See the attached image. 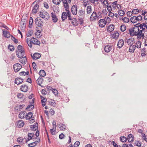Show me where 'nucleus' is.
Returning <instances> with one entry per match:
<instances>
[{
    "label": "nucleus",
    "mask_w": 147,
    "mask_h": 147,
    "mask_svg": "<svg viewBox=\"0 0 147 147\" xmlns=\"http://www.w3.org/2000/svg\"><path fill=\"white\" fill-rule=\"evenodd\" d=\"M136 25L138 26L135 25L133 27L129 29V34L131 36H137L138 39H140L142 38H143L144 37V34L147 29V22L141 24L138 23Z\"/></svg>",
    "instance_id": "nucleus-1"
},
{
    "label": "nucleus",
    "mask_w": 147,
    "mask_h": 147,
    "mask_svg": "<svg viewBox=\"0 0 147 147\" xmlns=\"http://www.w3.org/2000/svg\"><path fill=\"white\" fill-rule=\"evenodd\" d=\"M39 15L40 17L45 20H48L50 17L48 12L42 10L40 11Z\"/></svg>",
    "instance_id": "nucleus-2"
},
{
    "label": "nucleus",
    "mask_w": 147,
    "mask_h": 147,
    "mask_svg": "<svg viewBox=\"0 0 147 147\" xmlns=\"http://www.w3.org/2000/svg\"><path fill=\"white\" fill-rule=\"evenodd\" d=\"M101 14L100 12H98V14L95 11H94L92 13L90 18V20L93 22L95 21L96 20H98L100 18V15H99V13Z\"/></svg>",
    "instance_id": "nucleus-3"
},
{
    "label": "nucleus",
    "mask_w": 147,
    "mask_h": 147,
    "mask_svg": "<svg viewBox=\"0 0 147 147\" xmlns=\"http://www.w3.org/2000/svg\"><path fill=\"white\" fill-rule=\"evenodd\" d=\"M26 23V18L24 19L22 18L20 22V25L19 28L23 32H24L25 31Z\"/></svg>",
    "instance_id": "nucleus-4"
},
{
    "label": "nucleus",
    "mask_w": 147,
    "mask_h": 147,
    "mask_svg": "<svg viewBox=\"0 0 147 147\" xmlns=\"http://www.w3.org/2000/svg\"><path fill=\"white\" fill-rule=\"evenodd\" d=\"M142 17L141 15L137 16H134L131 18L130 20L133 23H135L142 20Z\"/></svg>",
    "instance_id": "nucleus-5"
},
{
    "label": "nucleus",
    "mask_w": 147,
    "mask_h": 147,
    "mask_svg": "<svg viewBox=\"0 0 147 147\" xmlns=\"http://www.w3.org/2000/svg\"><path fill=\"white\" fill-rule=\"evenodd\" d=\"M36 24L38 27H42L43 24V22L42 20L39 17L37 18L35 20Z\"/></svg>",
    "instance_id": "nucleus-6"
},
{
    "label": "nucleus",
    "mask_w": 147,
    "mask_h": 147,
    "mask_svg": "<svg viewBox=\"0 0 147 147\" xmlns=\"http://www.w3.org/2000/svg\"><path fill=\"white\" fill-rule=\"evenodd\" d=\"M65 8V10L66 11V12H63L62 13L61 15V19L63 21H64L65 19H66L67 18L68 14H69V8Z\"/></svg>",
    "instance_id": "nucleus-7"
},
{
    "label": "nucleus",
    "mask_w": 147,
    "mask_h": 147,
    "mask_svg": "<svg viewBox=\"0 0 147 147\" xmlns=\"http://www.w3.org/2000/svg\"><path fill=\"white\" fill-rule=\"evenodd\" d=\"M125 42H126L128 45H132L135 42L134 39L133 38H131L129 39H126L125 40Z\"/></svg>",
    "instance_id": "nucleus-8"
},
{
    "label": "nucleus",
    "mask_w": 147,
    "mask_h": 147,
    "mask_svg": "<svg viewBox=\"0 0 147 147\" xmlns=\"http://www.w3.org/2000/svg\"><path fill=\"white\" fill-rule=\"evenodd\" d=\"M31 42L32 44H33L36 45H40V42L38 40L34 37L31 39Z\"/></svg>",
    "instance_id": "nucleus-9"
},
{
    "label": "nucleus",
    "mask_w": 147,
    "mask_h": 147,
    "mask_svg": "<svg viewBox=\"0 0 147 147\" xmlns=\"http://www.w3.org/2000/svg\"><path fill=\"white\" fill-rule=\"evenodd\" d=\"M22 68V66L20 64L17 63L13 65V69L15 72L18 71Z\"/></svg>",
    "instance_id": "nucleus-10"
},
{
    "label": "nucleus",
    "mask_w": 147,
    "mask_h": 147,
    "mask_svg": "<svg viewBox=\"0 0 147 147\" xmlns=\"http://www.w3.org/2000/svg\"><path fill=\"white\" fill-rule=\"evenodd\" d=\"M71 12L74 15H76L77 13V5H74L72 7Z\"/></svg>",
    "instance_id": "nucleus-11"
},
{
    "label": "nucleus",
    "mask_w": 147,
    "mask_h": 147,
    "mask_svg": "<svg viewBox=\"0 0 147 147\" xmlns=\"http://www.w3.org/2000/svg\"><path fill=\"white\" fill-rule=\"evenodd\" d=\"M99 26L101 28H103L105 27L106 23L105 21L103 19H101L99 21Z\"/></svg>",
    "instance_id": "nucleus-12"
},
{
    "label": "nucleus",
    "mask_w": 147,
    "mask_h": 147,
    "mask_svg": "<svg viewBox=\"0 0 147 147\" xmlns=\"http://www.w3.org/2000/svg\"><path fill=\"white\" fill-rule=\"evenodd\" d=\"M32 113L31 112L28 113L27 114H26L25 118L26 119H29L30 121L33 120L34 119L32 117Z\"/></svg>",
    "instance_id": "nucleus-13"
},
{
    "label": "nucleus",
    "mask_w": 147,
    "mask_h": 147,
    "mask_svg": "<svg viewBox=\"0 0 147 147\" xmlns=\"http://www.w3.org/2000/svg\"><path fill=\"white\" fill-rule=\"evenodd\" d=\"M51 16L53 22H56L58 20V18L55 13L53 12L51 13Z\"/></svg>",
    "instance_id": "nucleus-14"
},
{
    "label": "nucleus",
    "mask_w": 147,
    "mask_h": 147,
    "mask_svg": "<svg viewBox=\"0 0 147 147\" xmlns=\"http://www.w3.org/2000/svg\"><path fill=\"white\" fill-rule=\"evenodd\" d=\"M41 57V55L38 53H35L33 55H31V57L34 59H37Z\"/></svg>",
    "instance_id": "nucleus-15"
},
{
    "label": "nucleus",
    "mask_w": 147,
    "mask_h": 147,
    "mask_svg": "<svg viewBox=\"0 0 147 147\" xmlns=\"http://www.w3.org/2000/svg\"><path fill=\"white\" fill-rule=\"evenodd\" d=\"M112 47L111 45H107L105 46L104 49L105 51L107 53H109L110 51L112 49Z\"/></svg>",
    "instance_id": "nucleus-16"
},
{
    "label": "nucleus",
    "mask_w": 147,
    "mask_h": 147,
    "mask_svg": "<svg viewBox=\"0 0 147 147\" xmlns=\"http://www.w3.org/2000/svg\"><path fill=\"white\" fill-rule=\"evenodd\" d=\"M23 81V79L17 77L15 80V83L17 85H19L21 84Z\"/></svg>",
    "instance_id": "nucleus-17"
},
{
    "label": "nucleus",
    "mask_w": 147,
    "mask_h": 147,
    "mask_svg": "<svg viewBox=\"0 0 147 147\" xmlns=\"http://www.w3.org/2000/svg\"><path fill=\"white\" fill-rule=\"evenodd\" d=\"M24 123L22 120H19L16 122L17 125L19 127H22L24 125Z\"/></svg>",
    "instance_id": "nucleus-18"
},
{
    "label": "nucleus",
    "mask_w": 147,
    "mask_h": 147,
    "mask_svg": "<svg viewBox=\"0 0 147 147\" xmlns=\"http://www.w3.org/2000/svg\"><path fill=\"white\" fill-rule=\"evenodd\" d=\"M26 115V113L25 111H21L19 113L18 117L20 119H22L25 117Z\"/></svg>",
    "instance_id": "nucleus-19"
},
{
    "label": "nucleus",
    "mask_w": 147,
    "mask_h": 147,
    "mask_svg": "<svg viewBox=\"0 0 147 147\" xmlns=\"http://www.w3.org/2000/svg\"><path fill=\"white\" fill-rule=\"evenodd\" d=\"M38 7V5L37 4H36L34 5L32 10L33 14H35L37 12Z\"/></svg>",
    "instance_id": "nucleus-20"
},
{
    "label": "nucleus",
    "mask_w": 147,
    "mask_h": 147,
    "mask_svg": "<svg viewBox=\"0 0 147 147\" xmlns=\"http://www.w3.org/2000/svg\"><path fill=\"white\" fill-rule=\"evenodd\" d=\"M16 54L18 58H22L24 57L25 52L16 51Z\"/></svg>",
    "instance_id": "nucleus-21"
},
{
    "label": "nucleus",
    "mask_w": 147,
    "mask_h": 147,
    "mask_svg": "<svg viewBox=\"0 0 147 147\" xmlns=\"http://www.w3.org/2000/svg\"><path fill=\"white\" fill-rule=\"evenodd\" d=\"M124 45V41L123 39H120L118 42L117 46L119 48H121Z\"/></svg>",
    "instance_id": "nucleus-22"
},
{
    "label": "nucleus",
    "mask_w": 147,
    "mask_h": 147,
    "mask_svg": "<svg viewBox=\"0 0 147 147\" xmlns=\"http://www.w3.org/2000/svg\"><path fill=\"white\" fill-rule=\"evenodd\" d=\"M24 106L25 105H24L17 104L15 107V109L18 111H20L24 107Z\"/></svg>",
    "instance_id": "nucleus-23"
},
{
    "label": "nucleus",
    "mask_w": 147,
    "mask_h": 147,
    "mask_svg": "<svg viewBox=\"0 0 147 147\" xmlns=\"http://www.w3.org/2000/svg\"><path fill=\"white\" fill-rule=\"evenodd\" d=\"M3 32L4 36L6 38H9L11 36L9 32L6 30L5 31V30H3Z\"/></svg>",
    "instance_id": "nucleus-24"
},
{
    "label": "nucleus",
    "mask_w": 147,
    "mask_h": 147,
    "mask_svg": "<svg viewBox=\"0 0 147 147\" xmlns=\"http://www.w3.org/2000/svg\"><path fill=\"white\" fill-rule=\"evenodd\" d=\"M115 26L112 24L110 25L107 28V30L108 32H111L114 30Z\"/></svg>",
    "instance_id": "nucleus-25"
},
{
    "label": "nucleus",
    "mask_w": 147,
    "mask_h": 147,
    "mask_svg": "<svg viewBox=\"0 0 147 147\" xmlns=\"http://www.w3.org/2000/svg\"><path fill=\"white\" fill-rule=\"evenodd\" d=\"M119 34L118 32H115L113 34H112V38L115 39H117L119 37Z\"/></svg>",
    "instance_id": "nucleus-26"
},
{
    "label": "nucleus",
    "mask_w": 147,
    "mask_h": 147,
    "mask_svg": "<svg viewBox=\"0 0 147 147\" xmlns=\"http://www.w3.org/2000/svg\"><path fill=\"white\" fill-rule=\"evenodd\" d=\"M127 139L129 142H131L134 140V136L132 134H129L128 136Z\"/></svg>",
    "instance_id": "nucleus-27"
},
{
    "label": "nucleus",
    "mask_w": 147,
    "mask_h": 147,
    "mask_svg": "<svg viewBox=\"0 0 147 147\" xmlns=\"http://www.w3.org/2000/svg\"><path fill=\"white\" fill-rule=\"evenodd\" d=\"M21 90L22 91L24 92H26L28 90V86L26 85L21 86Z\"/></svg>",
    "instance_id": "nucleus-28"
},
{
    "label": "nucleus",
    "mask_w": 147,
    "mask_h": 147,
    "mask_svg": "<svg viewBox=\"0 0 147 147\" xmlns=\"http://www.w3.org/2000/svg\"><path fill=\"white\" fill-rule=\"evenodd\" d=\"M30 127L31 129H33L34 130H35L37 129L38 128V124L37 123H35L33 125H31Z\"/></svg>",
    "instance_id": "nucleus-29"
},
{
    "label": "nucleus",
    "mask_w": 147,
    "mask_h": 147,
    "mask_svg": "<svg viewBox=\"0 0 147 147\" xmlns=\"http://www.w3.org/2000/svg\"><path fill=\"white\" fill-rule=\"evenodd\" d=\"M34 134L33 133H28V141L32 139L33 138H34Z\"/></svg>",
    "instance_id": "nucleus-30"
},
{
    "label": "nucleus",
    "mask_w": 147,
    "mask_h": 147,
    "mask_svg": "<svg viewBox=\"0 0 147 147\" xmlns=\"http://www.w3.org/2000/svg\"><path fill=\"white\" fill-rule=\"evenodd\" d=\"M43 78L42 77H40L36 80V82L38 84L40 85L42 83L43 80Z\"/></svg>",
    "instance_id": "nucleus-31"
},
{
    "label": "nucleus",
    "mask_w": 147,
    "mask_h": 147,
    "mask_svg": "<svg viewBox=\"0 0 147 147\" xmlns=\"http://www.w3.org/2000/svg\"><path fill=\"white\" fill-rule=\"evenodd\" d=\"M59 125V128L60 129V130L64 131L66 127V126L63 124L61 123Z\"/></svg>",
    "instance_id": "nucleus-32"
},
{
    "label": "nucleus",
    "mask_w": 147,
    "mask_h": 147,
    "mask_svg": "<svg viewBox=\"0 0 147 147\" xmlns=\"http://www.w3.org/2000/svg\"><path fill=\"white\" fill-rule=\"evenodd\" d=\"M92 7L91 5L88 6L86 8V12L87 14H90L92 12Z\"/></svg>",
    "instance_id": "nucleus-33"
},
{
    "label": "nucleus",
    "mask_w": 147,
    "mask_h": 147,
    "mask_svg": "<svg viewBox=\"0 0 147 147\" xmlns=\"http://www.w3.org/2000/svg\"><path fill=\"white\" fill-rule=\"evenodd\" d=\"M141 42L140 41H138L136 42L135 45H134V46L135 48H137L139 49L141 48Z\"/></svg>",
    "instance_id": "nucleus-34"
},
{
    "label": "nucleus",
    "mask_w": 147,
    "mask_h": 147,
    "mask_svg": "<svg viewBox=\"0 0 147 147\" xmlns=\"http://www.w3.org/2000/svg\"><path fill=\"white\" fill-rule=\"evenodd\" d=\"M20 61L22 63H25L26 62V57H22L20 58Z\"/></svg>",
    "instance_id": "nucleus-35"
},
{
    "label": "nucleus",
    "mask_w": 147,
    "mask_h": 147,
    "mask_svg": "<svg viewBox=\"0 0 147 147\" xmlns=\"http://www.w3.org/2000/svg\"><path fill=\"white\" fill-rule=\"evenodd\" d=\"M135 49L136 48L134 46V45H130L129 49V51L130 52L134 53Z\"/></svg>",
    "instance_id": "nucleus-36"
},
{
    "label": "nucleus",
    "mask_w": 147,
    "mask_h": 147,
    "mask_svg": "<svg viewBox=\"0 0 147 147\" xmlns=\"http://www.w3.org/2000/svg\"><path fill=\"white\" fill-rule=\"evenodd\" d=\"M19 75L20 76H25L26 75H29V72L27 71L26 72L23 71L20 72Z\"/></svg>",
    "instance_id": "nucleus-37"
},
{
    "label": "nucleus",
    "mask_w": 147,
    "mask_h": 147,
    "mask_svg": "<svg viewBox=\"0 0 147 147\" xmlns=\"http://www.w3.org/2000/svg\"><path fill=\"white\" fill-rule=\"evenodd\" d=\"M40 76L42 77L45 76L46 75V73L44 70H41L39 72Z\"/></svg>",
    "instance_id": "nucleus-38"
},
{
    "label": "nucleus",
    "mask_w": 147,
    "mask_h": 147,
    "mask_svg": "<svg viewBox=\"0 0 147 147\" xmlns=\"http://www.w3.org/2000/svg\"><path fill=\"white\" fill-rule=\"evenodd\" d=\"M49 104L51 106H55L56 105V103L54 100L52 99H50L49 100Z\"/></svg>",
    "instance_id": "nucleus-39"
},
{
    "label": "nucleus",
    "mask_w": 147,
    "mask_h": 147,
    "mask_svg": "<svg viewBox=\"0 0 147 147\" xmlns=\"http://www.w3.org/2000/svg\"><path fill=\"white\" fill-rule=\"evenodd\" d=\"M71 23L73 26H77L78 25V21L75 18H74L72 20Z\"/></svg>",
    "instance_id": "nucleus-40"
},
{
    "label": "nucleus",
    "mask_w": 147,
    "mask_h": 147,
    "mask_svg": "<svg viewBox=\"0 0 147 147\" xmlns=\"http://www.w3.org/2000/svg\"><path fill=\"white\" fill-rule=\"evenodd\" d=\"M146 48H143L141 50V55L142 57L145 56L146 55Z\"/></svg>",
    "instance_id": "nucleus-41"
},
{
    "label": "nucleus",
    "mask_w": 147,
    "mask_h": 147,
    "mask_svg": "<svg viewBox=\"0 0 147 147\" xmlns=\"http://www.w3.org/2000/svg\"><path fill=\"white\" fill-rule=\"evenodd\" d=\"M34 106L33 104L29 105L26 107V110L28 111H30L34 108Z\"/></svg>",
    "instance_id": "nucleus-42"
},
{
    "label": "nucleus",
    "mask_w": 147,
    "mask_h": 147,
    "mask_svg": "<svg viewBox=\"0 0 147 147\" xmlns=\"http://www.w3.org/2000/svg\"><path fill=\"white\" fill-rule=\"evenodd\" d=\"M125 11V9L123 10L121 9L119 10L118 11V13L120 16H123L124 15Z\"/></svg>",
    "instance_id": "nucleus-43"
},
{
    "label": "nucleus",
    "mask_w": 147,
    "mask_h": 147,
    "mask_svg": "<svg viewBox=\"0 0 147 147\" xmlns=\"http://www.w3.org/2000/svg\"><path fill=\"white\" fill-rule=\"evenodd\" d=\"M117 1H115L112 3V7L114 9H115L117 8Z\"/></svg>",
    "instance_id": "nucleus-44"
},
{
    "label": "nucleus",
    "mask_w": 147,
    "mask_h": 147,
    "mask_svg": "<svg viewBox=\"0 0 147 147\" xmlns=\"http://www.w3.org/2000/svg\"><path fill=\"white\" fill-rule=\"evenodd\" d=\"M18 50L16 51L24 52L22 47L20 45H19L18 47Z\"/></svg>",
    "instance_id": "nucleus-45"
},
{
    "label": "nucleus",
    "mask_w": 147,
    "mask_h": 147,
    "mask_svg": "<svg viewBox=\"0 0 147 147\" xmlns=\"http://www.w3.org/2000/svg\"><path fill=\"white\" fill-rule=\"evenodd\" d=\"M85 11L82 10H80L78 12V14L80 16L83 17L84 16Z\"/></svg>",
    "instance_id": "nucleus-46"
},
{
    "label": "nucleus",
    "mask_w": 147,
    "mask_h": 147,
    "mask_svg": "<svg viewBox=\"0 0 147 147\" xmlns=\"http://www.w3.org/2000/svg\"><path fill=\"white\" fill-rule=\"evenodd\" d=\"M120 30L122 32H124L126 30V26L124 24H122L120 26Z\"/></svg>",
    "instance_id": "nucleus-47"
},
{
    "label": "nucleus",
    "mask_w": 147,
    "mask_h": 147,
    "mask_svg": "<svg viewBox=\"0 0 147 147\" xmlns=\"http://www.w3.org/2000/svg\"><path fill=\"white\" fill-rule=\"evenodd\" d=\"M102 4L105 8H106L108 5V1L107 0H104L102 2Z\"/></svg>",
    "instance_id": "nucleus-48"
},
{
    "label": "nucleus",
    "mask_w": 147,
    "mask_h": 147,
    "mask_svg": "<svg viewBox=\"0 0 147 147\" xmlns=\"http://www.w3.org/2000/svg\"><path fill=\"white\" fill-rule=\"evenodd\" d=\"M61 1V0H53L52 1L54 4L58 5L60 4Z\"/></svg>",
    "instance_id": "nucleus-49"
},
{
    "label": "nucleus",
    "mask_w": 147,
    "mask_h": 147,
    "mask_svg": "<svg viewBox=\"0 0 147 147\" xmlns=\"http://www.w3.org/2000/svg\"><path fill=\"white\" fill-rule=\"evenodd\" d=\"M122 20L125 23H128L129 21V18L126 17H124L122 18Z\"/></svg>",
    "instance_id": "nucleus-50"
},
{
    "label": "nucleus",
    "mask_w": 147,
    "mask_h": 147,
    "mask_svg": "<svg viewBox=\"0 0 147 147\" xmlns=\"http://www.w3.org/2000/svg\"><path fill=\"white\" fill-rule=\"evenodd\" d=\"M37 144V142H35L31 143L28 144V146L30 147H33L35 146Z\"/></svg>",
    "instance_id": "nucleus-51"
},
{
    "label": "nucleus",
    "mask_w": 147,
    "mask_h": 147,
    "mask_svg": "<svg viewBox=\"0 0 147 147\" xmlns=\"http://www.w3.org/2000/svg\"><path fill=\"white\" fill-rule=\"evenodd\" d=\"M52 91L55 96L58 95V91L56 89H53Z\"/></svg>",
    "instance_id": "nucleus-52"
},
{
    "label": "nucleus",
    "mask_w": 147,
    "mask_h": 147,
    "mask_svg": "<svg viewBox=\"0 0 147 147\" xmlns=\"http://www.w3.org/2000/svg\"><path fill=\"white\" fill-rule=\"evenodd\" d=\"M24 140V139H23V138L19 137L17 138V141L19 143H21Z\"/></svg>",
    "instance_id": "nucleus-53"
},
{
    "label": "nucleus",
    "mask_w": 147,
    "mask_h": 147,
    "mask_svg": "<svg viewBox=\"0 0 147 147\" xmlns=\"http://www.w3.org/2000/svg\"><path fill=\"white\" fill-rule=\"evenodd\" d=\"M104 20H105L106 23H110V22L111 21L110 18L108 17H105Z\"/></svg>",
    "instance_id": "nucleus-54"
},
{
    "label": "nucleus",
    "mask_w": 147,
    "mask_h": 147,
    "mask_svg": "<svg viewBox=\"0 0 147 147\" xmlns=\"http://www.w3.org/2000/svg\"><path fill=\"white\" fill-rule=\"evenodd\" d=\"M50 131L51 133V134L53 135H55L56 134V129H53V128L52 129H50Z\"/></svg>",
    "instance_id": "nucleus-55"
},
{
    "label": "nucleus",
    "mask_w": 147,
    "mask_h": 147,
    "mask_svg": "<svg viewBox=\"0 0 147 147\" xmlns=\"http://www.w3.org/2000/svg\"><path fill=\"white\" fill-rule=\"evenodd\" d=\"M26 42H27V43L29 47H30V48H31L32 47V45L31 42V40H30V42H29L28 41V38H26Z\"/></svg>",
    "instance_id": "nucleus-56"
},
{
    "label": "nucleus",
    "mask_w": 147,
    "mask_h": 147,
    "mask_svg": "<svg viewBox=\"0 0 147 147\" xmlns=\"http://www.w3.org/2000/svg\"><path fill=\"white\" fill-rule=\"evenodd\" d=\"M134 144L136 146L139 147H140L141 146V142L138 141H136Z\"/></svg>",
    "instance_id": "nucleus-57"
},
{
    "label": "nucleus",
    "mask_w": 147,
    "mask_h": 147,
    "mask_svg": "<svg viewBox=\"0 0 147 147\" xmlns=\"http://www.w3.org/2000/svg\"><path fill=\"white\" fill-rule=\"evenodd\" d=\"M120 140L122 142H125L127 140V138L124 136H122L120 137Z\"/></svg>",
    "instance_id": "nucleus-58"
},
{
    "label": "nucleus",
    "mask_w": 147,
    "mask_h": 147,
    "mask_svg": "<svg viewBox=\"0 0 147 147\" xmlns=\"http://www.w3.org/2000/svg\"><path fill=\"white\" fill-rule=\"evenodd\" d=\"M132 13L133 14H137L139 12V10L138 9H134L132 11Z\"/></svg>",
    "instance_id": "nucleus-59"
},
{
    "label": "nucleus",
    "mask_w": 147,
    "mask_h": 147,
    "mask_svg": "<svg viewBox=\"0 0 147 147\" xmlns=\"http://www.w3.org/2000/svg\"><path fill=\"white\" fill-rule=\"evenodd\" d=\"M33 34V31L32 30H29L27 34V36L28 37L31 36Z\"/></svg>",
    "instance_id": "nucleus-60"
},
{
    "label": "nucleus",
    "mask_w": 147,
    "mask_h": 147,
    "mask_svg": "<svg viewBox=\"0 0 147 147\" xmlns=\"http://www.w3.org/2000/svg\"><path fill=\"white\" fill-rule=\"evenodd\" d=\"M8 49L11 51H13L14 50V48L12 45H9L8 47Z\"/></svg>",
    "instance_id": "nucleus-61"
},
{
    "label": "nucleus",
    "mask_w": 147,
    "mask_h": 147,
    "mask_svg": "<svg viewBox=\"0 0 147 147\" xmlns=\"http://www.w3.org/2000/svg\"><path fill=\"white\" fill-rule=\"evenodd\" d=\"M11 38L12 40L15 42L16 44L18 42V40L16 39L14 37H13L12 36H11Z\"/></svg>",
    "instance_id": "nucleus-62"
},
{
    "label": "nucleus",
    "mask_w": 147,
    "mask_h": 147,
    "mask_svg": "<svg viewBox=\"0 0 147 147\" xmlns=\"http://www.w3.org/2000/svg\"><path fill=\"white\" fill-rule=\"evenodd\" d=\"M40 31L39 30H38L37 31V32L35 33V35L38 38L39 37H40L41 36L40 35Z\"/></svg>",
    "instance_id": "nucleus-63"
},
{
    "label": "nucleus",
    "mask_w": 147,
    "mask_h": 147,
    "mask_svg": "<svg viewBox=\"0 0 147 147\" xmlns=\"http://www.w3.org/2000/svg\"><path fill=\"white\" fill-rule=\"evenodd\" d=\"M80 144V142L79 141H76V142L74 144V147H78Z\"/></svg>",
    "instance_id": "nucleus-64"
}]
</instances>
